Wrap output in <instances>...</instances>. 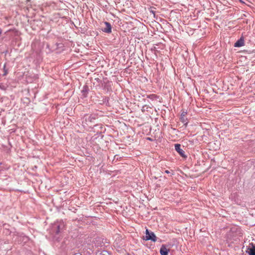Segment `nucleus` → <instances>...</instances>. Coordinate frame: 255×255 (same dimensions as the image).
Returning <instances> with one entry per match:
<instances>
[{"label": "nucleus", "mask_w": 255, "mask_h": 255, "mask_svg": "<svg viewBox=\"0 0 255 255\" xmlns=\"http://www.w3.org/2000/svg\"><path fill=\"white\" fill-rule=\"evenodd\" d=\"M66 224L62 220L57 221L51 224L48 229L50 237L54 241L59 242L62 238L63 233L66 230Z\"/></svg>", "instance_id": "1"}, {"label": "nucleus", "mask_w": 255, "mask_h": 255, "mask_svg": "<svg viewBox=\"0 0 255 255\" xmlns=\"http://www.w3.org/2000/svg\"><path fill=\"white\" fill-rule=\"evenodd\" d=\"M228 235L232 238L242 236L243 233L241 228L237 225L232 226V227L230 228Z\"/></svg>", "instance_id": "2"}, {"label": "nucleus", "mask_w": 255, "mask_h": 255, "mask_svg": "<svg viewBox=\"0 0 255 255\" xmlns=\"http://www.w3.org/2000/svg\"><path fill=\"white\" fill-rule=\"evenodd\" d=\"M145 237H143V240L146 241L150 240L153 242H155L157 241V237L153 232L149 231L148 229H146L145 231Z\"/></svg>", "instance_id": "3"}, {"label": "nucleus", "mask_w": 255, "mask_h": 255, "mask_svg": "<svg viewBox=\"0 0 255 255\" xmlns=\"http://www.w3.org/2000/svg\"><path fill=\"white\" fill-rule=\"evenodd\" d=\"M247 250L246 253L249 255H255V245L253 243H250L249 246L247 247Z\"/></svg>", "instance_id": "4"}, {"label": "nucleus", "mask_w": 255, "mask_h": 255, "mask_svg": "<svg viewBox=\"0 0 255 255\" xmlns=\"http://www.w3.org/2000/svg\"><path fill=\"white\" fill-rule=\"evenodd\" d=\"M180 144H175V149L177 152L183 157H185L186 156L184 154V151L180 148Z\"/></svg>", "instance_id": "5"}, {"label": "nucleus", "mask_w": 255, "mask_h": 255, "mask_svg": "<svg viewBox=\"0 0 255 255\" xmlns=\"http://www.w3.org/2000/svg\"><path fill=\"white\" fill-rule=\"evenodd\" d=\"M161 255H168L169 249H167L165 245H162L159 251Z\"/></svg>", "instance_id": "6"}, {"label": "nucleus", "mask_w": 255, "mask_h": 255, "mask_svg": "<svg viewBox=\"0 0 255 255\" xmlns=\"http://www.w3.org/2000/svg\"><path fill=\"white\" fill-rule=\"evenodd\" d=\"M104 24L106 27L103 29V31L105 32L110 33L112 32V26L109 22H105Z\"/></svg>", "instance_id": "7"}, {"label": "nucleus", "mask_w": 255, "mask_h": 255, "mask_svg": "<svg viewBox=\"0 0 255 255\" xmlns=\"http://www.w3.org/2000/svg\"><path fill=\"white\" fill-rule=\"evenodd\" d=\"M186 112H183L181 113L180 121L184 124L185 126H186L188 124L187 119L186 117Z\"/></svg>", "instance_id": "8"}, {"label": "nucleus", "mask_w": 255, "mask_h": 255, "mask_svg": "<svg viewBox=\"0 0 255 255\" xmlns=\"http://www.w3.org/2000/svg\"><path fill=\"white\" fill-rule=\"evenodd\" d=\"M103 240L102 238L98 237L96 238H95L93 240V242L95 243V245L97 246H102V244L104 243L103 242H101V240Z\"/></svg>", "instance_id": "9"}, {"label": "nucleus", "mask_w": 255, "mask_h": 255, "mask_svg": "<svg viewBox=\"0 0 255 255\" xmlns=\"http://www.w3.org/2000/svg\"><path fill=\"white\" fill-rule=\"evenodd\" d=\"M2 249L4 250L5 251H9L12 249V246L9 244V243H6L5 242L4 243V245H2L1 247Z\"/></svg>", "instance_id": "10"}, {"label": "nucleus", "mask_w": 255, "mask_h": 255, "mask_svg": "<svg viewBox=\"0 0 255 255\" xmlns=\"http://www.w3.org/2000/svg\"><path fill=\"white\" fill-rule=\"evenodd\" d=\"M244 44V40L242 38H240L238 41L235 44V47H241Z\"/></svg>", "instance_id": "11"}, {"label": "nucleus", "mask_w": 255, "mask_h": 255, "mask_svg": "<svg viewBox=\"0 0 255 255\" xmlns=\"http://www.w3.org/2000/svg\"><path fill=\"white\" fill-rule=\"evenodd\" d=\"M219 209H220V211H219L218 214L220 215V216H221L223 217H225L226 215L227 214L225 210L223 209L222 208H219Z\"/></svg>", "instance_id": "12"}, {"label": "nucleus", "mask_w": 255, "mask_h": 255, "mask_svg": "<svg viewBox=\"0 0 255 255\" xmlns=\"http://www.w3.org/2000/svg\"><path fill=\"white\" fill-rule=\"evenodd\" d=\"M98 255H111L108 252H107L106 251H103Z\"/></svg>", "instance_id": "13"}, {"label": "nucleus", "mask_w": 255, "mask_h": 255, "mask_svg": "<svg viewBox=\"0 0 255 255\" xmlns=\"http://www.w3.org/2000/svg\"><path fill=\"white\" fill-rule=\"evenodd\" d=\"M84 216H85V217H94L93 216L88 215H87V214H82L81 215V216H79V219H82Z\"/></svg>", "instance_id": "14"}, {"label": "nucleus", "mask_w": 255, "mask_h": 255, "mask_svg": "<svg viewBox=\"0 0 255 255\" xmlns=\"http://www.w3.org/2000/svg\"><path fill=\"white\" fill-rule=\"evenodd\" d=\"M128 208H126V209H124V210H123V214H124V213H124V212H126V216H127V215H128V214H127V211L126 210H128Z\"/></svg>", "instance_id": "15"}, {"label": "nucleus", "mask_w": 255, "mask_h": 255, "mask_svg": "<svg viewBox=\"0 0 255 255\" xmlns=\"http://www.w3.org/2000/svg\"><path fill=\"white\" fill-rule=\"evenodd\" d=\"M165 172L166 173H167V174H168V173H170L169 171V170H165Z\"/></svg>", "instance_id": "16"}, {"label": "nucleus", "mask_w": 255, "mask_h": 255, "mask_svg": "<svg viewBox=\"0 0 255 255\" xmlns=\"http://www.w3.org/2000/svg\"><path fill=\"white\" fill-rule=\"evenodd\" d=\"M125 255H130L128 253H126V254Z\"/></svg>", "instance_id": "17"}, {"label": "nucleus", "mask_w": 255, "mask_h": 255, "mask_svg": "<svg viewBox=\"0 0 255 255\" xmlns=\"http://www.w3.org/2000/svg\"><path fill=\"white\" fill-rule=\"evenodd\" d=\"M134 213V210H132V211H131V214H132V213Z\"/></svg>", "instance_id": "18"}, {"label": "nucleus", "mask_w": 255, "mask_h": 255, "mask_svg": "<svg viewBox=\"0 0 255 255\" xmlns=\"http://www.w3.org/2000/svg\"><path fill=\"white\" fill-rule=\"evenodd\" d=\"M1 33H2V31H1V30L0 29V34H1Z\"/></svg>", "instance_id": "19"}, {"label": "nucleus", "mask_w": 255, "mask_h": 255, "mask_svg": "<svg viewBox=\"0 0 255 255\" xmlns=\"http://www.w3.org/2000/svg\"><path fill=\"white\" fill-rule=\"evenodd\" d=\"M227 227H224V228H223V229H227Z\"/></svg>", "instance_id": "20"}]
</instances>
